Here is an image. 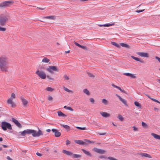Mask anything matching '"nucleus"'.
Returning a JSON list of instances; mask_svg holds the SVG:
<instances>
[{
  "instance_id": "nucleus-1",
  "label": "nucleus",
  "mask_w": 160,
  "mask_h": 160,
  "mask_svg": "<svg viewBox=\"0 0 160 160\" xmlns=\"http://www.w3.org/2000/svg\"><path fill=\"white\" fill-rule=\"evenodd\" d=\"M9 65L8 58L5 56H2L0 58V69L3 72L8 71Z\"/></svg>"
},
{
  "instance_id": "nucleus-2",
  "label": "nucleus",
  "mask_w": 160,
  "mask_h": 160,
  "mask_svg": "<svg viewBox=\"0 0 160 160\" xmlns=\"http://www.w3.org/2000/svg\"><path fill=\"white\" fill-rule=\"evenodd\" d=\"M19 133H21L22 136H25L26 134H32L33 137H38L43 135L42 132L39 129L38 132L34 130L27 129L22 132H20Z\"/></svg>"
},
{
  "instance_id": "nucleus-3",
  "label": "nucleus",
  "mask_w": 160,
  "mask_h": 160,
  "mask_svg": "<svg viewBox=\"0 0 160 160\" xmlns=\"http://www.w3.org/2000/svg\"><path fill=\"white\" fill-rule=\"evenodd\" d=\"M9 19V16L8 15L4 14L0 15V25L4 26Z\"/></svg>"
},
{
  "instance_id": "nucleus-4",
  "label": "nucleus",
  "mask_w": 160,
  "mask_h": 160,
  "mask_svg": "<svg viewBox=\"0 0 160 160\" xmlns=\"http://www.w3.org/2000/svg\"><path fill=\"white\" fill-rule=\"evenodd\" d=\"M1 127L2 129L6 131L7 129L9 130L12 129V127L11 124L7 122L4 121L1 123Z\"/></svg>"
},
{
  "instance_id": "nucleus-5",
  "label": "nucleus",
  "mask_w": 160,
  "mask_h": 160,
  "mask_svg": "<svg viewBox=\"0 0 160 160\" xmlns=\"http://www.w3.org/2000/svg\"><path fill=\"white\" fill-rule=\"evenodd\" d=\"M46 70L51 74L53 73V71H59L58 68L56 66H49L46 68Z\"/></svg>"
},
{
  "instance_id": "nucleus-6",
  "label": "nucleus",
  "mask_w": 160,
  "mask_h": 160,
  "mask_svg": "<svg viewBox=\"0 0 160 160\" xmlns=\"http://www.w3.org/2000/svg\"><path fill=\"white\" fill-rule=\"evenodd\" d=\"M15 98V94L12 93L11 97L8 99L7 100V103L11 105V107L12 108H15L16 107V105L12 101V99Z\"/></svg>"
},
{
  "instance_id": "nucleus-7",
  "label": "nucleus",
  "mask_w": 160,
  "mask_h": 160,
  "mask_svg": "<svg viewBox=\"0 0 160 160\" xmlns=\"http://www.w3.org/2000/svg\"><path fill=\"white\" fill-rule=\"evenodd\" d=\"M13 1L12 0L8 1L2 2L0 4V8H4L9 6L11 3H13Z\"/></svg>"
},
{
  "instance_id": "nucleus-8",
  "label": "nucleus",
  "mask_w": 160,
  "mask_h": 160,
  "mask_svg": "<svg viewBox=\"0 0 160 160\" xmlns=\"http://www.w3.org/2000/svg\"><path fill=\"white\" fill-rule=\"evenodd\" d=\"M35 73L38 75L40 78L42 79H44L46 78V74L44 72L42 71L37 70Z\"/></svg>"
},
{
  "instance_id": "nucleus-9",
  "label": "nucleus",
  "mask_w": 160,
  "mask_h": 160,
  "mask_svg": "<svg viewBox=\"0 0 160 160\" xmlns=\"http://www.w3.org/2000/svg\"><path fill=\"white\" fill-rule=\"evenodd\" d=\"M93 150L97 153L103 154L105 153V151L103 149L98 148H94L93 149Z\"/></svg>"
},
{
  "instance_id": "nucleus-10",
  "label": "nucleus",
  "mask_w": 160,
  "mask_h": 160,
  "mask_svg": "<svg viewBox=\"0 0 160 160\" xmlns=\"http://www.w3.org/2000/svg\"><path fill=\"white\" fill-rule=\"evenodd\" d=\"M136 53L138 55L142 57H148L149 55L148 53L144 52H137Z\"/></svg>"
},
{
  "instance_id": "nucleus-11",
  "label": "nucleus",
  "mask_w": 160,
  "mask_h": 160,
  "mask_svg": "<svg viewBox=\"0 0 160 160\" xmlns=\"http://www.w3.org/2000/svg\"><path fill=\"white\" fill-rule=\"evenodd\" d=\"M52 131L54 132V135L56 137H58L60 136L61 133L58 132L57 129L53 128L52 130Z\"/></svg>"
},
{
  "instance_id": "nucleus-12",
  "label": "nucleus",
  "mask_w": 160,
  "mask_h": 160,
  "mask_svg": "<svg viewBox=\"0 0 160 160\" xmlns=\"http://www.w3.org/2000/svg\"><path fill=\"white\" fill-rule=\"evenodd\" d=\"M116 96L126 106H128V105L127 103V101L125 99L122 98L118 94H116Z\"/></svg>"
},
{
  "instance_id": "nucleus-13",
  "label": "nucleus",
  "mask_w": 160,
  "mask_h": 160,
  "mask_svg": "<svg viewBox=\"0 0 160 160\" xmlns=\"http://www.w3.org/2000/svg\"><path fill=\"white\" fill-rule=\"evenodd\" d=\"M12 122L17 125L18 127L19 128L22 127V126L21 124L18 122V121L14 118H12Z\"/></svg>"
},
{
  "instance_id": "nucleus-14",
  "label": "nucleus",
  "mask_w": 160,
  "mask_h": 160,
  "mask_svg": "<svg viewBox=\"0 0 160 160\" xmlns=\"http://www.w3.org/2000/svg\"><path fill=\"white\" fill-rule=\"evenodd\" d=\"M20 99L21 100L22 103L24 107L26 106L27 104L28 103V101L25 99L22 96L20 97Z\"/></svg>"
},
{
  "instance_id": "nucleus-15",
  "label": "nucleus",
  "mask_w": 160,
  "mask_h": 160,
  "mask_svg": "<svg viewBox=\"0 0 160 160\" xmlns=\"http://www.w3.org/2000/svg\"><path fill=\"white\" fill-rule=\"evenodd\" d=\"M74 142L80 145H83L86 144V142L81 140H75Z\"/></svg>"
},
{
  "instance_id": "nucleus-16",
  "label": "nucleus",
  "mask_w": 160,
  "mask_h": 160,
  "mask_svg": "<svg viewBox=\"0 0 160 160\" xmlns=\"http://www.w3.org/2000/svg\"><path fill=\"white\" fill-rule=\"evenodd\" d=\"M62 152L68 156H71L72 154V152H71L64 149L62 150Z\"/></svg>"
},
{
  "instance_id": "nucleus-17",
  "label": "nucleus",
  "mask_w": 160,
  "mask_h": 160,
  "mask_svg": "<svg viewBox=\"0 0 160 160\" xmlns=\"http://www.w3.org/2000/svg\"><path fill=\"white\" fill-rule=\"evenodd\" d=\"M100 113L103 117H108L110 115L109 114L105 112H100Z\"/></svg>"
},
{
  "instance_id": "nucleus-18",
  "label": "nucleus",
  "mask_w": 160,
  "mask_h": 160,
  "mask_svg": "<svg viewBox=\"0 0 160 160\" xmlns=\"http://www.w3.org/2000/svg\"><path fill=\"white\" fill-rule=\"evenodd\" d=\"M140 154L142 156L145 157H147L150 158H151L152 157L150 155L146 153H141Z\"/></svg>"
},
{
  "instance_id": "nucleus-19",
  "label": "nucleus",
  "mask_w": 160,
  "mask_h": 160,
  "mask_svg": "<svg viewBox=\"0 0 160 160\" xmlns=\"http://www.w3.org/2000/svg\"><path fill=\"white\" fill-rule=\"evenodd\" d=\"M81 150L85 154L90 157L92 155L89 151H87L83 149H82Z\"/></svg>"
},
{
  "instance_id": "nucleus-20",
  "label": "nucleus",
  "mask_w": 160,
  "mask_h": 160,
  "mask_svg": "<svg viewBox=\"0 0 160 160\" xmlns=\"http://www.w3.org/2000/svg\"><path fill=\"white\" fill-rule=\"evenodd\" d=\"M131 57L132 58H133V59L135 60H136L137 61H139V62H141V63H144L143 61L142 60H141L140 59H139V58H138L135 57H134V56H131Z\"/></svg>"
},
{
  "instance_id": "nucleus-21",
  "label": "nucleus",
  "mask_w": 160,
  "mask_h": 160,
  "mask_svg": "<svg viewBox=\"0 0 160 160\" xmlns=\"http://www.w3.org/2000/svg\"><path fill=\"white\" fill-rule=\"evenodd\" d=\"M151 135L155 139L160 140V135L154 133H152Z\"/></svg>"
},
{
  "instance_id": "nucleus-22",
  "label": "nucleus",
  "mask_w": 160,
  "mask_h": 160,
  "mask_svg": "<svg viewBox=\"0 0 160 160\" xmlns=\"http://www.w3.org/2000/svg\"><path fill=\"white\" fill-rule=\"evenodd\" d=\"M114 23H111V24H104L103 25H99V26L100 27H101L102 26H104V27H109L112 26V25H114Z\"/></svg>"
},
{
  "instance_id": "nucleus-23",
  "label": "nucleus",
  "mask_w": 160,
  "mask_h": 160,
  "mask_svg": "<svg viewBox=\"0 0 160 160\" xmlns=\"http://www.w3.org/2000/svg\"><path fill=\"white\" fill-rule=\"evenodd\" d=\"M58 115L59 117H66L67 115L63 113L61 111H58Z\"/></svg>"
},
{
  "instance_id": "nucleus-24",
  "label": "nucleus",
  "mask_w": 160,
  "mask_h": 160,
  "mask_svg": "<svg viewBox=\"0 0 160 160\" xmlns=\"http://www.w3.org/2000/svg\"><path fill=\"white\" fill-rule=\"evenodd\" d=\"M72 156V157L74 158H79L81 157V156L79 154H74L72 153V154L71 155Z\"/></svg>"
},
{
  "instance_id": "nucleus-25",
  "label": "nucleus",
  "mask_w": 160,
  "mask_h": 160,
  "mask_svg": "<svg viewBox=\"0 0 160 160\" xmlns=\"http://www.w3.org/2000/svg\"><path fill=\"white\" fill-rule=\"evenodd\" d=\"M45 18L50 19L51 20H54L56 18V17L54 16H46L45 17Z\"/></svg>"
},
{
  "instance_id": "nucleus-26",
  "label": "nucleus",
  "mask_w": 160,
  "mask_h": 160,
  "mask_svg": "<svg viewBox=\"0 0 160 160\" xmlns=\"http://www.w3.org/2000/svg\"><path fill=\"white\" fill-rule=\"evenodd\" d=\"M50 61V60L48 59L46 57H44L43 59L42 60V62L45 63H50V62H49Z\"/></svg>"
},
{
  "instance_id": "nucleus-27",
  "label": "nucleus",
  "mask_w": 160,
  "mask_h": 160,
  "mask_svg": "<svg viewBox=\"0 0 160 160\" xmlns=\"http://www.w3.org/2000/svg\"><path fill=\"white\" fill-rule=\"evenodd\" d=\"M120 44L121 46L123 47H125L127 48H130V46L129 45L125 43H120Z\"/></svg>"
},
{
  "instance_id": "nucleus-28",
  "label": "nucleus",
  "mask_w": 160,
  "mask_h": 160,
  "mask_svg": "<svg viewBox=\"0 0 160 160\" xmlns=\"http://www.w3.org/2000/svg\"><path fill=\"white\" fill-rule=\"evenodd\" d=\"M61 126L63 127L64 128L66 129L67 130L69 131L70 130V127L67 125H61Z\"/></svg>"
},
{
  "instance_id": "nucleus-29",
  "label": "nucleus",
  "mask_w": 160,
  "mask_h": 160,
  "mask_svg": "<svg viewBox=\"0 0 160 160\" xmlns=\"http://www.w3.org/2000/svg\"><path fill=\"white\" fill-rule=\"evenodd\" d=\"M102 102L105 105H107L109 103L108 102L106 99L104 98L102 99Z\"/></svg>"
},
{
  "instance_id": "nucleus-30",
  "label": "nucleus",
  "mask_w": 160,
  "mask_h": 160,
  "mask_svg": "<svg viewBox=\"0 0 160 160\" xmlns=\"http://www.w3.org/2000/svg\"><path fill=\"white\" fill-rule=\"evenodd\" d=\"M64 108L68 110L72 111H73V109L71 107H67L66 106H64Z\"/></svg>"
},
{
  "instance_id": "nucleus-31",
  "label": "nucleus",
  "mask_w": 160,
  "mask_h": 160,
  "mask_svg": "<svg viewBox=\"0 0 160 160\" xmlns=\"http://www.w3.org/2000/svg\"><path fill=\"white\" fill-rule=\"evenodd\" d=\"M83 92L88 95L90 94L89 92L87 89H84L83 90Z\"/></svg>"
},
{
  "instance_id": "nucleus-32",
  "label": "nucleus",
  "mask_w": 160,
  "mask_h": 160,
  "mask_svg": "<svg viewBox=\"0 0 160 160\" xmlns=\"http://www.w3.org/2000/svg\"><path fill=\"white\" fill-rule=\"evenodd\" d=\"M45 90L48 91L52 92L54 90V89L52 88L51 87H48L47 88H46Z\"/></svg>"
},
{
  "instance_id": "nucleus-33",
  "label": "nucleus",
  "mask_w": 160,
  "mask_h": 160,
  "mask_svg": "<svg viewBox=\"0 0 160 160\" xmlns=\"http://www.w3.org/2000/svg\"><path fill=\"white\" fill-rule=\"evenodd\" d=\"M111 43L112 45L114 46H115L117 47L118 48L120 47L119 45L117 43L115 42H112Z\"/></svg>"
},
{
  "instance_id": "nucleus-34",
  "label": "nucleus",
  "mask_w": 160,
  "mask_h": 160,
  "mask_svg": "<svg viewBox=\"0 0 160 160\" xmlns=\"http://www.w3.org/2000/svg\"><path fill=\"white\" fill-rule=\"evenodd\" d=\"M118 118L119 119V120L121 121H122L123 120V117H122V116L120 115V114H119L118 115Z\"/></svg>"
},
{
  "instance_id": "nucleus-35",
  "label": "nucleus",
  "mask_w": 160,
  "mask_h": 160,
  "mask_svg": "<svg viewBox=\"0 0 160 160\" xmlns=\"http://www.w3.org/2000/svg\"><path fill=\"white\" fill-rule=\"evenodd\" d=\"M134 104L136 106L139 107L140 108H141V105L140 104V103L138 102L137 101L135 102H134Z\"/></svg>"
},
{
  "instance_id": "nucleus-36",
  "label": "nucleus",
  "mask_w": 160,
  "mask_h": 160,
  "mask_svg": "<svg viewBox=\"0 0 160 160\" xmlns=\"http://www.w3.org/2000/svg\"><path fill=\"white\" fill-rule=\"evenodd\" d=\"M63 89L66 91L67 92H72V91L68 89V88H65V87H63Z\"/></svg>"
},
{
  "instance_id": "nucleus-37",
  "label": "nucleus",
  "mask_w": 160,
  "mask_h": 160,
  "mask_svg": "<svg viewBox=\"0 0 160 160\" xmlns=\"http://www.w3.org/2000/svg\"><path fill=\"white\" fill-rule=\"evenodd\" d=\"M76 128L80 130H86V128L85 127L82 128L79 127H77Z\"/></svg>"
},
{
  "instance_id": "nucleus-38",
  "label": "nucleus",
  "mask_w": 160,
  "mask_h": 160,
  "mask_svg": "<svg viewBox=\"0 0 160 160\" xmlns=\"http://www.w3.org/2000/svg\"><path fill=\"white\" fill-rule=\"evenodd\" d=\"M6 30V28H5L2 27L0 26V31H5Z\"/></svg>"
},
{
  "instance_id": "nucleus-39",
  "label": "nucleus",
  "mask_w": 160,
  "mask_h": 160,
  "mask_svg": "<svg viewBox=\"0 0 160 160\" xmlns=\"http://www.w3.org/2000/svg\"><path fill=\"white\" fill-rule=\"evenodd\" d=\"M130 77L132 78H136V76L133 74L131 73Z\"/></svg>"
},
{
  "instance_id": "nucleus-40",
  "label": "nucleus",
  "mask_w": 160,
  "mask_h": 160,
  "mask_svg": "<svg viewBox=\"0 0 160 160\" xmlns=\"http://www.w3.org/2000/svg\"><path fill=\"white\" fill-rule=\"evenodd\" d=\"M90 101L92 103H94L95 102V101L94 99L93 98H90L89 99Z\"/></svg>"
},
{
  "instance_id": "nucleus-41",
  "label": "nucleus",
  "mask_w": 160,
  "mask_h": 160,
  "mask_svg": "<svg viewBox=\"0 0 160 160\" xmlns=\"http://www.w3.org/2000/svg\"><path fill=\"white\" fill-rule=\"evenodd\" d=\"M151 100H152L153 101H154L155 102H157L158 103H160V102H159L158 100H157L156 99H155L153 98H151Z\"/></svg>"
},
{
  "instance_id": "nucleus-42",
  "label": "nucleus",
  "mask_w": 160,
  "mask_h": 160,
  "mask_svg": "<svg viewBox=\"0 0 160 160\" xmlns=\"http://www.w3.org/2000/svg\"><path fill=\"white\" fill-rule=\"evenodd\" d=\"M108 158L110 160H118L115 159V158L111 157H108Z\"/></svg>"
},
{
  "instance_id": "nucleus-43",
  "label": "nucleus",
  "mask_w": 160,
  "mask_h": 160,
  "mask_svg": "<svg viewBox=\"0 0 160 160\" xmlns=\"http://www.w3.org/2000/svg\"><path fill=\"white\" fill-rule=\"evenodd\" d=\"M87 73L89 77H94V76L91 73H90L89 72H88Z\"/></svg>"
},
{
  "instance_id": "nucleus-44",
  "label": "nucleus",
  "mask_w": 160,
  "mask_h": 160,
  "mask_svg": "<svg viewBox=\"0 0 160 160\" xmlns=\"http://www.w3.org/2000/svg\"><path fill=\"white\" fill-rule=\"evenodd\" d=\"M74 44H75L77 46H78L79 48L80 47H81V45H80V44H79L78 43H77L76 42H74Z\"/></svg>"
},
{
  "instance_id": "nucleus-45",
  "label": "nucleus",
  "mask_w": 160,
  "mask_h": 160,
  "mask_svg": "<svg viewBox=\"0 0 160 160\" xmlns=\"http://www.w3.org/2000/svg\"><path fill=\"white\" fill-rule=\"evenodd\" d=\"M64 79L66 80H68L69 79L68 77L66 75H65L64 76Z\"/></svg>"
},
{
  "instance_id": "nucleus-46",
  "label": "nucleus",
  "mask_w": 160,
  "mask_h": 160,
  "mask_svg": "<svg viewBox=\"0 0 160 160\" xmlns=\"http://www.w3.org/2000/svg\"><path fill=\"white\" fill-rule=\"evenodd\" d=\"M142 126L143 127H145L147 126V124L144 122H142Z\"/></svg>"
},
{
  "instance_id": "nucleus-47",
  "label": "nucleus",
  "mask_w": 160,
  "mask_h": 160,
  "mask_svg": "<svg viewBox=\"0 0 160 160\" xmlns=\"http://www.w3.org/2000/svg\"><path fill=\"white\" fill-rule=\"evenodd\" d=\"M52 98L51 96H49L48 98V100L49 101H51L52 100Z\"/></svg>"
},
{
  "instance_id": "nucleus-48",
  "label": "nucleus",
  "mask_w": 160,
  "mask_h": 160,
  "mask_svg": "<svg viewBox=\"0 0 160 160\" xmlns=\"http://www.w3.org/2000/svg\"><path fill=\"white\" fill-rule=\"evenodd\" d=\"M130 74H131V73H123V75H125L127 76H129V77H130Z\"/></svg>"
},
{
  "instance_id": "nucleus-49",
  "label": "nucleus",
  "mask_w": 160,
  "mask_h": 160,
  "mask_svg": "<svg viewBox=\"0 0 160 160\" xmlns=\"http://www.w3.org/2000/svg\"><path fill=\"white\" fill-rule=\"evenodd\" d=\"M66 145H68L70 143V142L68 140H67L66 141Z\"/></svg>"
},
{
  "instance_id": "nucleus-50",
  "label": "nucleus",
  "mask_w": 160,
  "mask_h": 160,
  "mask_svg": "<svg viewBox=\"0 0 160 160\" xmlns=\"http://www.w3.org/2000/svg\"><path fill=\"white\" fill-rule=\"evenodd\" d=\"M47 78L49 80H53V78L50 77L49 75H47Z\"/></svg>"
},
{
  "instance_id": "nucleus-51",
  "label": "nucleus",
  "mask_w": 160,
  "mask_h": 160,
  "mask_svg": "<svg viewBox=\"0 0 160 160\" xmlns=\"http://www.w3.org/2000/svg\"><path fill=\"white\" fill-rule=\"evenodd\" d=\"M144 10V9L141 10H137L136 11V12L138 13H140V12H142Z\"/></svg>"
},
{
  "instance_id": "nucleus-52",
  "label": "nucleus",
  "mask_w": 160,
  "mask_h": 160,
  "mask_svg": "<svg viewBox=\"0 0 160 160\" xmlns=\"http://www.w3.org/2000/svg\"><path fill=\"white\" fill-rule=\"evenodd\" d=\"M36 154L37 156L40 157L42 156V154L38 152H37Z\"/></svg>"
},
{
  "instance_id": "nucleus-53",
  "label": "nucleus",
  "mask_w": 160,
  "mask_h": 160,
  "mask_svg": "<svg viewBox=\"0 0 160 160\" xmlns=\"http://www.w3.org/2000/svg\"><path fill=\"white\" fill-rule=\"evenodd\" d=\"M155 58L158 60V61L160 63V58L158 56H156L155 57Z\"/></svg>"
},
{
  "instance_id": "nucleus-54",
  "label": "nucleus",
  "mask_w": 160,
  "mask_h": 160,
  "mask_svg": "<svg viewBox=\"0 0 160 160\" xmlns=\"http://www.w3.org/2000/svg\"><path fill=\"white\" fill-rule=\"evenodd\" d=\"M132 128H133L134 131H138V128H136L135 126L132 127Z\"/></svg>"
},
{
  "instance_id": "nucleus-55",
  "label": "nucleus",
  "mask_w": 160,
  "mask_h": 160,
  "mask_svg": "<svg viewBox=\"0 0 160 160\" xmlns=\"http://www.w3.org/2000/svg\"><path fill=\"white\" fill-rule=\"evenodd\" d=\"M80 48H82L84 50L86 49V47L85 46L81 45V47H80Z\"/></svg>"
},
{
  "instance_id": "nucleus-56",
  "label": "nucleus",
  "mask_w": 160,
  "mask_h": 160,
  "mask_svg": "<svg viewBox=\"0 0 160 160\" xmlns=\"http://www.w3.org/2000/svg\"><path fill=\"white\" fill-rule=\"evenodd\" d=\"M119 90L122 92H123V93H125V91L123 90V89H122L121 88H120V89H119Z\"/></svg>"
},
{
  "instance_id": "nucleus-57",
  "label": "nucleus",
  "mask_w": 160,
  "mask_h": 160,
  "mask_svg": "<svg viewBox=\"0 0 160 160\" xmlns=\"http://www.w3.org/2000/svg\"><path fill=\"white\" fill-rule=\"evenodd\" d=\"M6 158L8 160H12L9 156H7Z\"/></svg>"
},
{
  "instance_id": "nucleus-58",
  "label": "nucleus",
  "mask_w": 160,
  "mask_h": 160,
  "mask_svg": "<svg viewBox=\"0 0 160 160\" xmlns=\"http://www.w3.org/2000/svg\"><path fill=\"white\" fill-rule=\"evenodd\" d=\"M105 133H99V134L100 135H104L105 134Z\"/></svg>"
},
{
  "instance_id": "nucleus-59",
  "label": "nucleus",
  "mask_w": 160,
  "mask_h": 160,
  "mask_svg": "<svg viewBox=\"0 0 160 160\" xmlns=\"http://www.w3.org/2000/svg\"><path fill=\"white\" fill-rule=\"evenodd\" d=\"M37 8L39 10H43L45 8H39V7H37Z\"/></svg>"
},
{
  "instance_id": "nucleus-60",
  "label": "nucleus",
  "mask_w": 160,
  "mask_h": 160,
  "mask_svg": "<svg viewBox=\"0 0 160 160\" xmlns=\"http://www.w3.org/2000/svg\"><path fill=\"white\" fill-rule=\"evenodd\" d=\"M145 95H146L148 97V98H149L150 99H151V98H151V97H150L147 94H146Z\"/></svg>"
},
{
  "instance_id": "nucleus-61",
  "label": "nucleus",
  "mask_w": 160,
  "mask_h": 160,
  "mask_svg": "<svg viewBox=\"0 0 160 160\" xmlns=\"http://www.w3.org/2000/svg\"><path fill=\"white\" fill-rule=\"evenodd\" d=\"M70 52V50H68V51H66L65 52V53H68Z\"/></svg>"
},
{
  "instance_id": "nucleus-62",
  "label": "nucleus",
  "mask_w": 160,
  "mask_h": 160,
  "mask_svg": "<svg viewBox=\"0 0 160 160\" xmlns=\"http://www.w3.org/2000/svg\"><path fill=\"white\" fill-rule=\"evenodd\" d=\"M46 131L47 132H49L51 131V130L50 129H48L46 130Z\"/></svg>"
},
{
  "instance_id": "nucleus-63",
  "label": "nucleus",
  "mask_w": 160,
  "mask_h": 160,
  "mask_svg": "<svg viewBox=\"0 0 160 160\" xmlns=\"http://www.w3.org/2000/svg\"><path fill=\"white\" fill-rule=\"evenodd\" d=\"M2 146L5 148H6L8 147V146L5 145H2Z\"/></svg>"
},
{
  "instance_id": "nucleus-64",
  "label": "nucleus",
  "mask_w": 160,
  "mask_h": 160,
  "mask_svg": "<svg viewBox=\"0 0 160 160\" xmlns=\"http://www.w3.org/2000/svg\"><path fill=\"white\" fill-rule=\"evenodd\" d=\"M87 142H88V143H91L92 142L91 141H90V140H87Z\"/></svg>"
}]
</instances>
